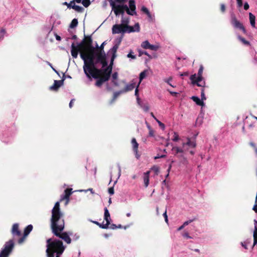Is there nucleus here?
Here are the masks:
<instances>
[{
	"label": "nucleus",
	"mask_w": 257,
	"mask_h": 257,
	"mask_svg": "<svg viewBox=\"0 0 257 257\" xmlns=\"http://www.w3.org/2000/svg\"><path fill=\"white\" fill-rule=\"evenodd\" d=\"M149 110V107L148 105H145L144 111H148Z\"/></svg>",
	"instance_id": "obj_64"
},
{
	"label": "nucleus",
	"mask_w": 257,
	"mask_h": 257,
	"mask_svg": "<svg viewBox=\"0 0 257 257\" xmlns=\"http://www.w3.org/2000/svg\"><path fill=\"white\" fill-rule=\"evenodd\" d=\"M14 247V242L13 239L6 242L4 248L0 252V257H9Z\"/></svg>",
	"instance_id": "obj_8"
},
{
	"label": "nucleus",
	"mask_w": 257,
	"mask_h": 257,
	"mask_svg": "<svg viewBox=\"0 0 257 257\" xmlns=\"http://www.w3.org/2000/svg\"><path fill=\"white\" fill-rule=\"evenodd\" d=\"M152 170L154 171L156 174H158L159 172V168L157 166H154L152 168Z\"/></svg>",
	"instance_id": "obj_43"
},
{
	"label": "nucleus",
	"mask_w": 257,
	"mask_h": 257,
	"mask_svg": "<svg viewBox=\"0 0 257 257\" xmlns=\"http://www.w3.org/2000/svg\"><path fill=\"white\" fill-rule=\"evenodd\" d=\"M132 144L133 145V150L136 153V154L137 156L138 155V153L139 144L137 143L136 139L135 138L132 139Z\"/></svg>",
	"instance_id": "obj_22"
},
{
	"label": "nucleus",
	"mask_w": 257,
	"mask_h": 257,
	"mask_svg": "<svg viewBox=\"0 0 257 257\" xmlns=\"http://www.w3.org/2000/svg\"><path fill=\"white\" fill-rule=\"evenodd\" d=\"M254 222L256 225L255 226L254 232H253V246H254L257 243V221L254 220Z\"/></svg>",
	"instance_id": "obj_26"
},
{
	"label": "nucleus",
	"mask_w": 257,
	"mask_h": 257,
	"mask_svg": "<svg viewBox=\"0 0 257 257\" xmlns=\"http://www.w3.org/2000/svg\"><path fill=\"white\" fill-rule=\"evenodd\" d=\"M138 52H139V56H141L143 55H145L148 56L150 59L152 58V56L150 55H149L148 54V53L147 52H146V51H142V50H139L138 51Z\"/></svg>",
	"instance_id": "obj_36"
},
{
	"label": "nucleus",
	"mask_w": 257,
	"mask_h": 257,
	"mask_svg": "<svg viewBox=\"0 0 257 257\" xmlns=\"http://www.w3.org/2000/svg\"><path fill=\"white\" fill-rule=\"evenodd\" d=\"M109 227L108 226V228L111 229H117V225L114 224H109Z\"/></svg>",
	"instance_id": "obj_52"
},
{
	"label": "nucleus",
	"mask_w": 257,
	"mask_h": 257,
	"mask_svg": "<svg viewBox=\"0 0 257 257\" xmlns=\"http://www.w3.org/2000/svg\"><path fill=\"white\" fill-rule=\"evenodd\" d=\"M164 218H165V221L166 223H168V216H167V209L165 210V212H164L163 214Z\"/></svg>",
	"instance_id": "obj_45"
},
{
	"label": "nucleus",
	"mask_w": 257,
	"mask_h": 257,
	"mask_svg": "<svg viewBox=\"0 0 257 257\" xmlns=\"http://www.w3.org/2000/svg\"><path fill=\"white\" fill-rule=\"evenodd\" d=\"M253 210L257 213V202H255V204L254 205L253 207Z\"/></svg>",
	"instance_id": "obj_63"
},
{
	"label": "nucleus",
	"mask_w": 257,
	"mask_h": 257,
	"mask_svg": "<svg viewBox=\"0 0 257 257\" xmlns=\"http://www.w3.org/2000/svg\"><path fill=\"white\" fill-rule=\"evenodd\" d=\"M108 191V193L110 195H113L114 194V188L113 187L109 188Z\"/></svg>",
	"instance_id": "obj_51"
},
{
	"label": "nucleus",
	"mask_w": 257,
	"mask_h": 257,
	"mask_svg": "<svg viewBox=\"0 0 257 257\" xmlns=\"http://www.w3.org/2000/svg\"><path fill=\"white\" fill-rule=\"evenodd\" d=\"M238 39L243 43L244 44V45H250V43L249 41L246 40L244 38L239 36L238 37Z\"/></svg>",
	"instance_id": "obj_34"
},
{
	"label": "nucleus",
	"mask_w": 257,
	"mask_h": 257,
	"mask_svg": "<svg viewBox=\"0 0 257 257\" xmlns=\"http://www.w3.org/2000/svg\"><path fill=\"white\" fill-rule=\"evenodd\" d=\"M249 145L251 147H252L254 149H255V148H257L256 147V146L255 145V144L253 142H250L249 143Z\"/></svg>",
	"instance_id": "obj_62"
},
{
	"label": "nucleus",
	"mask_w": 257,
	"mask_h": 257,
	"mask_svg": "<svg viewBox=\"0 0 257 257\" xmlns=\"http://www.w3.org/2000/svg\"><path fill=\"white\" fill-rule=\"evenodd\" d=\"M6 33V30L4 28L0 29V41L3 40L4 38V36Z\"/></svg>",
	"instance_id": "obj_33"
},
{
	"label": "nucleus",
	"mask_w": 257,
	"mask_h": 257,
	"mask_svg": "<svg viewBox=\"0 0 257 257\" xmlns=\"http://www.w3.org/2000/svg\"><path fill=\"white\" fill-rule=\"evenodd\" d=\"M135 87V83H131L126 84L125 87L122 90V92H126L130 91L134 89V88Z\"/></svg>",
	"instance_id": "obj_24"
},
{
	"label": "nucleus",
	"mask_w": 257,
	"mask_h": 257,
	"mask_svg": "<svg viewBox=\"0 0 257 257\" xmlns=\"http://www.w3.org/2000/svg\"><path fill=\"white\" fill-rule=\"evenodd\" d=\"M237 6L238 7H241L242 6V0H236Z\"/></svg>",
	"instance_id": "obj_54"
},
{
	"label": "nucleus",
	"mask_w": 257,
	"mask_h": 257,
	"mask_svg": "<svg viewBox=\"0 0 257 257\" xmlns=\"http://www.w3.org/2000/svg\"><path fill=\"white\" fill-rule=\"evenodd\" d=\"M65 74L63 73V79L60 80H54V84L50 87L51 90H57L63 84L64 81Z\"/></svg>",
	"instance_id": "obj_16"
},
{
	"label": "nucleus",
	"mask_w": 257,
	"mask_h": 257,
	"mask_svg": "<svg viewBox=\"0 0 257 257\" xmlns=\"http://www.w3.org/2000/svg\"><path fill=\"white\" fill-rule=\"evenodd\" d=\"M33 225L30 224L28 225L24 229V234L22 237L19 238L18 240V243L19 244L22 243L24 240H25L26 237L28 235V234L30 233V232L33 229Z\"/></svg>",
	"instance_id": "obj_14"
},
{
	"label": "nucleus",
	"mask_w": 257,
	"mask_h": 257,
	"mask_svg": "<svg viewBox=\"0 0 257 257\" xmlns=\"http://www.w3.org/2000/svg\"><path fill=\"white\" fill-rule=\"evenodd\" d=\"M82 4L85 8L88 7L90 5V0H82Z\"/></svg>",
	"instance_id": "obj_38"
},
{
	"label": "nucleus",
	"mask_w": 257,
	"mask_h": 257,
	"mask_svg": "<svg viewBox=\"0 0 257 257\" xmlns=\"http://www.w3.org/2000/svg\"><path fill=\"white\" fill-rule=\"evenodd\" d=\"M188 148H183V147L180 148L178 147H173L172 149V151L173 152L174 155L177 156V157L183 158L185 162H187V161L185 157H184L183 153L188 151Z\"/></svg>",
	"instance_id": "obj_11"
},
{
	"label": "nucleus",
	"mask_w": 257,
	"mask_h": 257,
	"mask_svg": "<svg viewBox=\"0 0 257 257\" xmlns=\"http://www.w3.org/2000/svg\"><path fill=\"white\" fill-rule=\"evenodd\" d=\"M112 64L110 63V65L105 68L99 69L100 72L99 73L95 72L92 75V77L94 79L98 78L100 76H105V75H109V79L110 78L111 73L112 72Z\"/></svg>",
	"instance_id": "obj_9"
},
{
	"label": "nucleus",
	"mask_w": 257,
	"mask_h": 257,
	"mask_svg": "<svg viewBox=\"0 0 257 257\" xmlns=\"http://www.w3.org/2000/svg\"><path fill=\"white\" fill-rule=\"evenodd\" d=\"M133 52L132 51H131V52L127 54V57L128 58H131L132 59H135L136 58V57L135 55L132 54Z\"/></svg>",
	"instance_id": "obj_46"
},
{
	"label": "nucleus",
	"mask_w": 257,
	"mask_h": 257,
	"mask_svg": "<svg viewBox=\"0 0 257 257\" xmlns=\"http://www.w3.org/2000/svg\"><path fill=\"white\" fill-rule=\"evenodd\" d=\"M105 44V42H103L99 47V52L95 54V56H97V62H100L103 68L106 67L108 65V63L106 61V54L104 51Z\"/></svg>",
	"instance_id": "obj_7"
},
{
	"label": "nucleus",
	"mask_w": 257,
	"mask_h": 257,
	"mask_svg": "<svg viewBox=\"0 0 257 257\" xmlns=\"http://www.w3.org/2000/svg\"><path fill=\"white\" fill-rule=\"evenodd\" d=\"M157 121H158L159 125L163 128H165V125L164 124V123H163L162 122H161V121H159L158 120H157Z\"/></svg>",
	"instance_id": "obj_59"
},
{
	"label": "nucleus",
	"mask_w": 257,
	"mask_h": 257,
	"mask_svg": "<svg viewBox=\"0 0 257 257\" xmlns=\"http://www.w3.org/2000/svg\"><path fill=\"white\" fill-rule=\"evenodd\" d=\"M127 0H115V2L119 4H123L126 2Z\"/></svg>",
	"instance_id": "obj_58"
},
{
	"label": "nucleus",
	"mask_w": 257,
	"mask_h": 257,
	"mask_svg": "<svg viewBox=\"0 0 257 257\" xmlns=\"http://www.w3.org/2000/svg\"><path fill=\"white\" fill-rule=\"evenodd\" d=\"M249 18L250 21V23L251 26L252 27H255V16L251 14V13H249Z\"/></svg>",
	"instance_id": "obj_27"
},
{
	"label": "nucleus",
	"mask_w": 257,
	"mask_h": 257,
	"mask_svg": "<svg viewBox=\"0 0 257 257\" xmlns=\"http://www.w3.org/2000/svg\"><path fill=\"white\" fill-rule=\"evenodd\" d=\"M203 70L204 67L202 65H201L199 67L197 75L194 74L190 76V79L193 85H196L201 87H206V83L202 76Z\"/></svg>",
	"instance_id": "obj_5"
},
{
	"label": "nucleus",
	"mask_w": 257,
	"mask_h": 257,
	"mask_svg": "<svg viewBox=\"0 0 257 257\" xmlns=\"http://www.w3.org/2000/svg\"><path fill=\"white\" fill-rule=\"evenodd\" d=\"M92 43L91 36L84 35V38L77 46L74 43L72 44L71 50V55L74 58L77 57L78 52H80L81 58L84 62L83 67L84 72L89 79L95 72H100V70L96 67V65L100 62H97L95 48L93 46Z\"/></svg>",
	"instance_id": "obj_1"
},
{
	"label": "nucleus",
	"mask_w": 257,
	"mask_h": 257,
	"mask_svg": "<svg viewBox=\"0 0 257 257\" xmlns=\"http://www.w3.org/2000/svg\"><path fill=\"white\" fill-rule=\"evenodd\" d=\"M130 19L128 17H124V16L121 17V25L127 30V33H132L134 30H133V27L128 25L130 23Z\"/></svg>",
	"instance_id": "obj_12"
},
{
	"label": "nucleus",
	"mask_w": 257,
	"mask_h": 257,
	"mask_svg": "<svg viewBox=\"0 0 257 257\" xmlns=\"http://www.w3.org/2000/svg\"><path fill=\"white\" fill-rule=\"evenodd\" d=\"M135 95L137 97V100H138V103H139V101H140V99L139 98V90H138V88H136V90H135Z\"/></svg>",
	"instance_id": "obj_50"
},
{
	"label": "nucleus",
	"mask_w": 257,
	"mask_h": 257,
	"mask_svg": "<svg viewBox=\"0 0 257 257\" xmlns=\"http://www.w3.org/2000/svg\"><path fill=\"white\" fill-rule=\"evenodd\" d=\"M191 99L196 102L198 105L203 106L204 103L198 97L193 96L191 97Z\"/></svg>",
	"instance_id": "obj_25"
},
{
	"label": "nucleus",
	"mask_w": 257,
	"mask_h": 257,
	"mask_svg": "<svg viewBox=\"0 0 257 257\" xmlns=\"http://www.w3.org/2000/svg\"><path fill=\"white\" fill-rule=\"evenodd\" d=\"M78 25V20L77 19H74L71 21V23L70 25V28L71 29L74 28Z\"/></svg>",
	"instance_id": "obj_31"
},
{
	"label": "nucleus",
	"mask_w": 257,
	"mask_h": 257,
	"mask_svg": "<svg viewBox=\"0 0 257 257\" xmlns=\"http://www.w3.org/2000/svg\"><path fill=\"white\" fill-rule=\"evenodd\" d=\"M205 87H202L201 89V100L203 101V100H206V97L205 96V92H204V89Z\"/></svg>",
	"instance_id": "obj_41"
},
{
	"label": "nucleus",
	"mask_w": 257,
	"mask_h": 257,
	"mask_svg": "<svg viewBox=\"0 0 257 257\" xmlns=\"http://www.w3.org/2000/svg\"><path fill=\"white\" fill-rule=\"evenodd\" d=\"M231 23L234 28L239 29L244 34L246 33V30L243 25L237 20L234 14H232L231 15Z\"/></svg>",
	"instance_id": "obj_10"
},
{
	"label": "nucleus",
	"mask_w": 257,
	"mask_h": 257,
	"mask_svg": "<svg viewBox=\"0 0 257 257\" xmlns=\"http://www.w3.org/2000/svg\"><path fill=\"white\" fill-rule=\"evenodd\" d=\"M122 93H123L121 90H120L119 91H117V92H115L114 93H113V98H112V100H114L115 99H116V98L119 96V95Z\"/></svg>",
	"instance_id": "obj_39"
},
{
	"label": "nucleus",
	"mask_w": 257,
	"mask_h": 257,
	"mask_svg": "<svg viewBox=\"0 0 257 257\" xmlns=\"http://www.w3.org/2000/svg\"><path fill=\"white\" fill-rule=\"evenodd\" d=\"M72 189L71 188H67L65 190V195L63 197H62L61 200L63 199H67L68 200L70 196L72 194Z\"/></svg>",
	"instance_id": "obj_23"
},
{
	"label": "nucleus",
	"mask_w": 257,
	"mask_h": 257,
	"mask_svg": "<svg viewBox=\"0 0 257 257\" xmlns=\"http://www.w3.org/2000/svg\"><path fill=\"white\" fill-rule=\"evenodd\" d=\"M98 80L95 82V86L100 87L102 86V84L109 80V75L106 74L105 76H100Z\"/></svg>",
	"instance_id": "obj_15"
},
{
	"label": "nucleus",
	"mask_w": 257,
	"mask_h": 257,
	"mask_svg": "<svg viewBox=\"0 0 257 257\" xmlns=\"http://www.w3.org/2000/svg\"><path fill=\"white\" fill-rule=\"evenodd\" d=\"M179 140V137L178 134L176 132H174V138L172 140L174 142H177Z\"/></svg>",
	"instance_id": "obj_42"
},
{
	"label": "nucleus",
	"mask_w": 257,
	"mask_h": 257,
	"mask_svg": "<svg viewBox=\"0 0 257 257\" xmlns=\"http://www.w3.org/2000/svg\"><path fill=\"white\" fill-rule=\"evenodd\" d=\"M72 8L76 11L77 12L80 13L82 12L84 10V9L82 7L75 5L74 4L72 6Z\"/></svg>",
	"instance_id": "obj_30"
},
{
	"label": "nucleus",
	"mask_w": 257,
	"mask_h": 257,
	"mask_svg": "<svg viewBox=\"0 0 257 257\" xmlns=\"http://www.w3.org/2000/svg\"><path fill=\"white\" fill-rule=\"evenodd\" d=\"M104 219L106 221L105 224L108 227V226L110 224V222L111 220L110 215L109 211L106 207L104 208Z\"/></svg>",
	"instance_id": "obj_18"
},
{
	"label": "nucleus",
	"mask_w": 257,
	"mask_h": 257,
	"mask_svg": "<svg viewBox=\"0 0 257 257\" xmlns=\"http://www.w3.org/2000/svg\"><path fill=\"white\" fill-rule=\"evenodd\" d=\"M74 3H73L74 4ZM72 4H73V3H71V2L70 3H68L67 2H64L63 3V5H66L67 6V8H69V9H70V8H72V6L73 5H72Z\"/></svg>",
	"instance_id": "obj_48"
},
{
	"label": "nucleus",
	"mask_w": 257,
	"mask_h": 257,
	"mask_svg": "<svg viewBox=\"0 0 257 257\" xmlns=\"http://www.w3.org/2000/svg\"><path fill=\"white\" fill-rule=\"evenodd\" d=\"M165 157H166V155H163L161 156L158 155L157 156H155L154 157V159L157 160L159 158H165Z\"/></svg>",
	"instance_id": "obj_55"
},
{
	"label": "nucleus",
	"mask_w": 257,
	"mask_h": 257,
	"mask_svg": "<svg viewBox=\"0 0 257 257\" xmlns=\"http://www.w3.org/2000/svg\"><path fill=\"white\" fill-rule=\"evenodd\" d=\"M183 236L187 238H191V236H189V233L188 232H184V234H183Z\"/></svg>",
	"instance_id": "obj_56"
},
{
	"label": "nucleus",
	"mask_w": 257,
	"mask_h": 257,
	"mask_svg": "<svg viewBox=\"0 0 257 257\" xmlns=\"http://www.w3.org/2000/svg\"><path fill=\"white\" fill-rule=\"evenodd\" d=\"M118 77V74L117 72H114L112 74V78L113 80H116L117 78Z\"/></svg>",
	"instance_id": "obj_53"
},
{
	"label": "nucleus",
	"mask_w": 257,
	"mask_h": 257,
	"mask_svg": "<svg viewBox=\"0 0 257 257\" xmlns=\"http://www.w3.org/2000/svg\"><path fill=\"white\" fill-rule=\"evenodd\" d=\"M65 226L64 220H61L60 223L51 224V228L52 233L57 237L63 239L68 244L71 242V239L66 232L61 233L64 230Z\"/></svg>",
	"instance_id": "obj_4"
},
{
	"label": "nucleus",
	"mask_w": 257,
	"mask_h": 257,
	"mask_svg": "<svg viewBox=\"0 0 257 257\" xmlns=\"http://www.w3.org/2000/svg\"><path fill=\"white\" fill-rule=\"evenodd\" d=\"M46 242L47 257H61L65 249L63 242L59 239H53L51 238L48 239Z\"/></svg>",
	"instance_id": "obj_2"
},
{
	"label": "nucleus",
	"mask_w": 257,
	"mask_h": 257,
	"mask_svg": "<svg viewBox=\"0 0 257 257\" xmlns=\"http://www.w3.org/2000/svg\"><path fill=\"white\" fill-rule=\"evenodd\" d=\"M112 32L113 34L125 33H127V30L121 24H115L112 27Z\"/></svg>",
	"instance_id": "obj_13"
},
{
	"label": "nucleus",
	"mask_w": 257,
	"mask_h": 257,
	"mask_svg": "<svg viewBox=\"0 0 257 257\" xmlns=\"http://www.w3.org/2000/svg\"><path fill=\"white\" fill-rule=\"evenodd\" d=\"M226 10L225 6L224 4H222L220 5V11L222 13H224Z\"/></svg>",
	"instance_id": "obj_49"
},
{
	"label": "nucleus",
	"mask_w": 257,
	"mask_h": 257,
	"mask_svg": "<svg viewBox=\"0 0 257 257\" xmlns=\"http://www.w3.org/2000/svg\"><path fill=\"white\" fill-rule=\"evenodd\" d=\"M12 234L14 236H21L22 235L21 232L19 229V224L15 223L13 224L11 230Z\"/></svg>",
	"instance_id": "obj_17"
},
{
	"label": "nucleus",
	"mask_w": 257,
	"mask_h": 257,
	"mask_svg": "<svg viewBox=\"0 0 257 257\" xmlns=\"http://www.w3.org/2000/svg\"><path fill=\"white\" fill-rule=\"evenodd\" d=\"M99 46L98 45V44H96V46L94 47L95 48V54H96V53H98L99 51Z\"/></svg>",
	"instance_id": "obj_60"
},
{
	"label": "nucleus",
	"mask_w": 257,
	"mask_h": 257,
	"mask_svg": "<svg viewBox=\"0 0 257 257\" xmlns=\"http://www.w3.org/2000/svg\"><path fill=\"white\" fill-rule=\"evenodd\" d=\"M120 41H121V40H119V42L117 44H115L111 49V51L112 52V56L111 58V63L112 64H113L114 59L116 57L115 53L118 48Z\"/></svg>",
	"instance_id": "obj_20"
},
{
	"label": "nucleus",
	"mask_w": 257,
	"mask_h": 257,
	"mask_svg": "<svg viewBox=\"0 0 257 257\" xmlns=\"http://www.w3.org/2000/svg\"><path fill=\"white\" fill-rule=\"evenodd\" d=\"M150 171H148L145 173H144V186L146 188L148 186L149 184V176H150Z\"/></svg>",
	"instance_id": "obj_21"
},
{
	"label": "nucleus",
	"mask_w": 257,
	"mask_h": 257,
	"mask_svg": "<svg viewBox=\"0 0 257 257\" xmlns=\"http://www.w3.org/2000/svg\"><path fill=\"white\" fill-rule=\"evenodd\" d=\"M202 114L203 113H200V115L197 118L196 120V125H200L202 123L203 119V116Z\"/></svg>",
	"instance_id": "obj_28"
},
{
	"label": "nucleus",
	"mask_w": 257,
	"mask_h": 257,
	"mask_svg": "<svg viewBox=\"0 0 257 257\" xmlns=\"http://www.w3.org/2000/svg\"><path fill=\"white\" fill-rule=\"evenodd\" d=\"M129 7L125 4L116 5L114 2H111L110 5L112 8L116 16L119 15L123 16L124 12H126L127 14L134 16L137 15L136 6L135 1L134 0H130L128 3Z\"/></svg>",
	"instance_id": "obj_3"
},
{
	"label": "nucleus",
	"mask_w": 257,
	"mask_h": 257,
	"mask_svg": "<svg viewBox=\"0 0 257 257\" xmlns=\"http://www.w3.org/2000/svg\"><path fill=\"white\" fill-rule=\"evenodd\" d=\"M141 10L147 15H150V12L146 7H143Z\"/></svg>",
	"instance_id": "obj_44"
},
{
	"label": "nucleus",
	"mask_w": 257,
	"mask_h": 257,
	"mask_svg": "<svg viewBox=\"0 0 257 257\" xmlns=\"http://www.w3.org/2000/svg\"><path fill=\"white\" fill-rule=\"evenodd\" d=\"M63 214L61 213L60 209V203L59 202H57L55 204V205L52 210L51 224L60 223L61 220H64L63 219L61 218Z\"/></svg>",
	"instance_id": "obj_6"
},
{
	"label": "nucleus",
	"mask_w": 257,
	"mask_h": 257,
	"mask_svg": "<svg viewBox=\"0 0 257 257\" xmlns=\"http://www.w3.org/2000/svg\"><path fill=\"white\" fill-rule=\"evenodd\" d=\"M187 146L190 148H195L196 147V143L195 141H192L190 138H187V142L182 144L183 148H187Z\"/></svg>",
	"instance_id": "obj_19"
},
{
	"label": "nucleus",
	"mask_w": 257,
	"mask_h": 257,
	"mask_svg": "<svg viewBox=\"0 0 257 257\" xmlns=\"http://www.w3.org/2000/svg\"><path fill=\"white\" fill-rule=\"evenodd\" d=\"M133 30L134 31L133 32H139L140 31V25L139 23H136L134 27H133Z\"/></svg>",
	"instance_id": "obj_37"
},
{
	"label": "nucleus",
	"mask_w": 257,
	"mask_h": 257,
	"mask_svg": "<svg viewBox=\"0 0 257 257\" xmlns=\"http://www.w3.org/2000/svg\"><path fill=\"white\" fill-rule=\"evenodd\" d=\"M159 48V47L157 45H154L150 44L149 49H150L151 50H154V51H157L158 50Z\"/></svg>",
	"instance_id": "obj_40"
},
{
	"label": "nucleus",
	"mask_w": 257,
	"mask_h": 257,
	"mask_svg": "<svg viewBox=\"0 0 257 257\" xmlns=\"http://www.w3.org/2000/svg\"><path fill=\"white\" fill-rule=\"evenodd\" d=\"M150 44V43L149 42V41L146 40V41L142 42V43L141 44V46L144 49H149Z\"/></svg>",
	"instance_id": "obj_32"
},
{
	"label": "nucleus",
	"mask_w": 257,
	"mask_h": 257,
	"mask_svg": "<svg viewBox=\"0 0 257 257\" xmlns=\"http://www.w3.org/2000/svg\"><path fill=\"white\" fill-rule=\"evenodd\" d=\"M148 127L150 130L149 136L151 137H154V131L152 130H151V127L149 125H148Z\"/></svg>",
	"instance_id": "obj_47"
},
{
	"label": "nucleus",
	"mask_w": 257,
	"mask_h": 257,
	"mask_svg": "<svg viewBox=\"0 0 257 257\" xmlns=\"http://www.w3.org/2000/svg\"><path fill=\"white\" fill-rule=\"evenodd\" d=\"M189 75L188 72H185L180 74L181 76H187Z\"/></svg>",
	"instance_id": "obj_61"
},
{
	"label": "nucleus",
	"mask_w": 257,
	"mask_h": 257,
	"mask_svg": "<svg viewBox=\"0 0 257 257\" xmlns=\"http://www.w3.org/2000/svg\"><path fill=\"white\" fill-rule=\"evenodd\" d=\"M249 9V5L247 3H245L244 4V9L245 10H247Z\"/></svg>",
	"instance_id": "obj_57"
},
{
	"label": "nucleus",
	"mask_w": 257,
	"mask_h": 257,
	"mask_svg": "<svg viewBox=\"0 0 257 257\" xmlns=\"http://www.w3.org/2000/svg\"><path fill=\"white\" fill-rule=\"evenodd\" d=\"M91 222H92L93 223L97 225L101 228H103V229L108 228V227L106 226V225L105 224H103V223H100L98 222V221H93V220H91Z\"/></svg>",
	"instance_id": "obj_29"
},
{
	"label": "nucleus",
	"mask_w": 257,
	"mask_h": 257,
	"mask_svg": "<svg viewBox=\"0 0 257 257\" xmlns=\"http://www.w3.org/2000/svg\"><path fill=\"white\" fill-rule=\"evenodd\" d=\"M146 75H147V71L146 70H144L143 72H142L140 74V76H139L140 81L141 82L142 80H143L146 77Z\"/></svg>",
	"instance_id": "obj_35"
}]
</instances>
